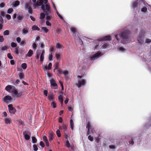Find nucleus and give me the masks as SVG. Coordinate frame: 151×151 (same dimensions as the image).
<instances>
[{
	"instance_id": "39448f33",
	"label": "nucleus",
	"mask_w": 151,
	"mask_h": 151,
	"mask_svg": "<svg viewBox=\"0 0 151 151\" xmlns=\"http://www.w3.org/2000/svg\"><path fill=\"white\" fill-rule=\"evenodd\" d=\"M78 81L76 83V85L78 88L85 86L86 83V80L83 78V76H78Z\"/></svg>"
},
{
	"instance_id": "f3484780",
	"label": "nucleus",
	"mask_w": 151,
	"mask_h": 151,
	"mask_svg": "<svg viewBox=\"0 0 151 151\" xmlns=\"http://www.w3.org/2000/svg\"><path fill=\"white\" fill-rule=\"evenodd\" d=\"M29 28L27 27L24 28L22 30V34L23 35H26L28 33Z\"/></svg>"
},
{
	"instance_id": "6e6552de",
	"label": "nucleus",
	"mask_w": 151,
	"mask_h": 151,
	"mask_svg": "<svg viewBox=\"0 0 151 151\" xmlns=\"http://www.w3.org/2000/svg\"><path fill=\"white\" fill-rule=\"evenodd\" d=\"M24 9L26 10H28L29 14H32V10L29 2H26L25 3Z\"/></svg>"
},
{
	"instance_id": "f704fd0d",
	"label": "nucleus",
	"mask_w": 151,
	"mask_h": 151,
	"mask_svg": "<svg viewBox=\"0 0 151 151\" xmlns=\"http://www.w3.org/2000/svg\"><path fill=\"white\" fill-rule=\"evenodd\" d=\"M45 17V14L43 13H41L40 14V19H44Z\"/></svg>"
},
{
	"instance_id": "b1692460",
	"label": "nucleus",
	"mask_w": 151,
	"mask_h": 151,
	"mask_svg": "<svg viewBox=\"0 0 151 151\" xmlns=\"http://www.w3.org/2000/svg\"><path fill=\"white\" fill-rule=\"evenodd\" d=\"M33 53V51L32 50H29L28 53L27 54V56L30 57L32 55Z\"/></svg>"
},
{
	"instance_id": "20e7f679",
	"label": "nucleus",
	"mask_w": 151,
	"mask_h": 151,
	"mask_svg": "<svg viewBox=\"0 0 151 151\" xmlns=\"http://www.w3.org/2000/svg\"><path fill=\"white\" fill-rule=\"evenodd\" d=\"M145 2L143 0H140L139 3L138 0H136L133 2L132 7L134 9H136L139 11L142 6L145 5Z\"/></svg>"
},
{
	"instance_id": "2f4dec72",
	"label": "nucleus",
	"mask_w": 151,
	"mask_h": 151,
	"mask_svg": "<svg viewBox=\"0 0 151 151\" xmlns=\"http://www.w3.org/2000/svg\"><path fill=\"white\" fill-rule=\"evenodd\" d=\"M32 142L33 143H35L37 142V140L36 138L34 137H32Z\"/></svg>"
},
{
	"instance_id": "1a4fd4ad",
	"label": "nucleus",
	"mask_w": 151,
	"mask_h": 151,
	"mask_svg": "<svg viewBox=\"0 0 151 151\" xmlns=\"http://www.w3.org/2000/svg\"><path fill=\"white\" fill-rule=\"evenodd\" d=\"M144 32H142L141 34H140L139 36L137 38V40L140 44H142L144 42Z\"/></svg>"
},
{
	"instance_id": "a878e982",
	"label": "nucleus",
	"mask_w": 151,
	"mask_h": 151,
	"mask_svg": "<svg viewBox=\"0 0 151 151\" xmlns=\"http://www.w3.org/2000/svg\"><path fill=\"white\" fill-rule=\"evenodd\" d=\"M109 44V43H105L103 44L102 45V47L104 49H106L108 47Z\"/></svg>"
},
{
	"instance_id": "052dcab7",
	"label": "nucleus",
	"mask_w": 151,
	"mask_h": 151,
	"mask_svg": "<svg viewBox=\"0 0 151 151\" xmlns=\"http://www.w3.org/2000/svg\"><path fill=\"white\" fill-rule=\"evenodd\" d=\"M88 138L91 141H92L93 140L92 137H91V135H89L88 136Z\"/></svg>"
},
{
	"instance_id": "774afa93",
	"label": "nucleus",
	"mask_w": 151,
	"mask_h": 151,
	"mask_svg": "<svg viewBox=\"0 0 151 151\" xmlns=\"http://www.w3.org/2000/svg\"><path fill=\"white\" fill-rule=\"evenodd\" d=\"M16 40L18 43H20L21 42V38L19 37H18L17 38Z\"/></svg>"
},
{
	"instance_id": "69168bd1",
	"label": "nucleus",
	"mask_w": 151,
	"mask_h": 151,
	"mask_svg": "<svg viewBox=\"0 0 151 151\" xmlns=\"http://www.w3.org/2000/svg\"><path fill=\"white\" fill-rule=\"evenodd\" d=\"M5 5V4L4 3H1L0 4V7L1 8L4 7Z\"/></svg>"
},
{
	"instance_id": "bb28decb",
	"label": "nucleus",
	"mask_w": 151,
	"mask_h": 151,
	"mask_svg": "<svg viewBox=\"0 0 151 151\" xmlns=\"http://www.w3.org/2000/svg\"><path fill=\"white\" fill-rule=\"evenodd\" d=\"M19 78L22 80L24 79V75L22 73H20L19 74Z\"/></svg>"
},
{
	"instance_id": "6e6d98bb",
	"label": "nucleus",
	"mask_w": 151,
	"mask_h": 151,
	"mask_svg": "<svg viewBox=\"0 0 151 151\" xmlns=\"http://www.w3.org/2000/svg\"><path fill=\"white\" fill-rule=\"evenodd\" d=\"M11 46L12 47H15L17 46V44L14 42H12L11 43Z\"/></svg>"
},
{
	"instance_id": "49530a36",
	"label": "nucleus",
	"mask_w": 151,
	"mask_h": 151,
	"mask_svg": "<svg viewBox=\"0 0 151 151\" xmlns=\"http://www.w3.org/2000/svg\"><path fill=\"white\" fill-rule=\"evenodd\" d=\"M13 11V10L12 8H9L8 9L7 13L8 14H11Z\"/></svg>"
},
{
	"instance_id": "5fc2aeb1",
	"label": "nucleus",
	"mask_w": 151,
	"mask_h": 151,
	"mask_svg": "<svg viewBox=\"0 0 151 151\" xmlns=\"http://www.w3.org/2000/svg\"><path fill=\"white\" fill-rule=\"evenodd\" d=\"M65 138L67 139L68 140V138L69 137L68 134L67 133H65Z\"/></svg>"
},
{
	"instance_id": "58836bf2",
	"label": "nucleus",
	"mask_w": 151,
	"mask_h": 151,
	"mask_svg": "<svg viewBox=\"0 0 151 151\" xmlns=\"http://www.w3.org/2000/svg\"><path fill=\"white\" fill-rule=\"evenodd\" d=\"M68 127V125L66 124H63V128L64 130V131H65L66 130L67 128Z\"/></svg>"
},
{
	"instance_id": "cd10ccee",
	"label": "nucleus",
	"mask_w": 151,
	"mask_h": 151,
	"mask_svg": "<svg viewBox=\"0 0 151 151\" xmlns=\"http://www.w3.org/2000/svg\"><path fill=\"white\" fill-rule=\"evenodd\" d=\"M48 58L49 60H50L52 61L53 60L52 52H50V53L48 55Z\"/></svg>"
},
{
	"instance_id": "c756f323",
	"label": "nucleus",
	"mask_w": 151,
	"mask_h": 151,
	"mask_svg": "<svg viewBox=\"0 0 151 151\" xmlns=\"http://www.w3.org/2000/svg\"><path fill=\"white\" fill-rule=\"evenodd\" d=\"M70 125L71 129L73 130V129L74 123L72 119H70Z\"/></svg>"
},
{
	"instance_id": "4c0bfd02",
	"label": "nucleus",
	"mask_w": 151,
	"mask_h": 151,
	"mask_svg": "<svg viewBox=\"0 0 151 151\" xmlns=\"http://www.w3.org/2000/svg\"><path fill=\"white\" fill-rule=\"evenodd\" d=\"M55 57L56 58L57 60H59L58 62L60 61V55L59 54H58L57 53H56L55 54Z\"/></svg>"
},
{
	"instance_id": "e2e57ef3",
	"label": "nucleus",
	"mask_w": 151,
	"mask_h": 151,
	"mask_svg": "<svg viewBox=\"0 0 151 151\" xmlns=\"http://www.w3.org/2000/svg\"><path fill=\"white\" fill-rule=\"evenodd\" d=\"M0 22L2 24L4 22V20L2 17L0 15Z\"/></svg>"
},
{
	"instance_id": "13d9d810",
	"label": "nucleus",
	"mask_w": 151,
	"mask_h": 151,
	"mask_svg": "<svg viewBox=\"0 0 151 151\" xmlns=\"http://www.w3.org/2000/svg\"><path fill=\"white\" fill-rule=\"evenodd\" d=\"M6 17L8 20H10L11 19V16L9 14H7L6 15Z\"/></svg>"
},
{
	"instance_id": "473e14b6",
	"label": "nucleus",
	"mask_w": 151,
	"mask_h": 151,
	"mask_svg": "<svg viewBox=\"0 0 151 151\" xmlns=\"http://www.w3.org/2000/svg\"><path fill=\"white\" fill-rule=\"evenodd\" d=\"M41 53V52H40V50L37 51V52L36 58L37 59H39Z\"/></svg>"
},
{
	"instance_id": "a211bd4d",
	"label": "nucleus",
	"mask_w": 151,
	"mask_h": 151,
	"mask_svg": "<svg viewBox=\"0 0 151 151\" xmlns=\"http://www.w3.org/2000/svg\"><path fill=\"white\" fill-rule=\"evenodd\" d=\"M118 50L121 52H124L126 51V49L122 46H119L117 47Z\"/></svg>"
},
{
	"instance_id": "2eb2a0df",
	"label": "nucleus",
	"mask_w": 151,
	"mask_h": 151,
	"mask_svg": "<svg viewBox=\"0 0 151 151\" xmlns=\"http://www.w3.org/2000/svg\"><path fill=\"white\" fill-rule=\"evenodd\" d=\"M4 120L5 123L6 124H10L12 122L11 118L9 117L4 118Z\"/></svg>"
},
{
	"instance_id": "0eeeda50",
	"label": "nucleus",
	"mask_w": 151,
	"mask_h": 151,
	"mask_svg": "<svg viewBox=\"0 0 151 151\" xmlns=\"http://www.w3.org/2000/svg\"><path fill=\"white\" fill-rule=\"evenodd\" d=\"M2 100L4 102L8 104L12 101L13 99L10 96L7 95L3 98Z\"/></svg>"
},
{
	"instance_id": "c9c22d12",
	"label": "nucleus",
	"mask_w": 151,
	"mask_h": 151,
	"mask_svg": "<svg viewBox=\"0 0 151 151\" xmlns=\"http://www.w3.org/2000/svg\"><path fill=\"white\" fill-rule=\"evenodd\" d=\"M21 67L23 69H25L27 67V64L26 63H23L22 64Z\"/></svg>"
},
{
	"instance_id": "412c9836",
	"label": "nucleus",
	"mask_w": 151,
	"mask_h": 151,
	"mask_svg": "<svg viewBox=\"0 0 151 151\" xmlns=\"http://www.w3.org/2000/svg\"><path fill=\"white\" fill-rule=\"evenodd\" d=\"M27 131H25L23 132L25 139L26 140H28L30 138V136L27 134Z\"/></svg>"
},
{
	"instance_id": "4468645a",
	"label": "nucleus",
	"mask_w": 151,
	"mask_h": 151,
	"mask_svg": "<svg viewBox=\"0 0 151 151\" xmlns=\"http://www.w3.org/2000/svg\"><path fill=\"white\" fill-rule=\"evenodd\" d=\"M50 81L51 86L52 87H54V88L56 89L58 88L57 84L55 81L54 79H51L50 80Z\"/></svg>"
},
{
	"instance_id": "338daca9",
	"label": "nucleus",
	"mask_w": 151,
	"mask_h": 151,
	"mask_svg": "<svg viewBox=\"0 0 151 151\" xmlns=\"http://www.w3.org/2000/svg\"><path fill=\"white\" fill-rule=\"evenodd\" d=\"M7 49V47H6V46H4L3 47H2L1 50H6Z\"/></svg>"
},
{
	"instance_id": "8fccbe9b",
	"label": "nucleus",
	"mask_w": 151,
	"mask_h": 151,
	"mask_svg": "<svg viewBox=\"0 0 151 151\" xmlns=\"http://www.w3.org/2000/svg\"><path fill=\"white\" fill-rule=\"evenodd\" d=\"M51 106L52 107L54 108H55L56 107V105L54 102H52L51 103Z\"/></svg>"
},
{
	"instance_id": "f03ea898",
	"label": "nucleus",
	"mask_w": 151,
	"mask_h": 151,
	"mask_svg": "<svg viewBox=\"0 0 151 151\" xmlns=\"http://www.w3.org/2000/svg\"><path fill=\"white\" fill-rule=\"evenodd\" d=\"M129 32L128 30L123 29L121 31L119 35H115V37L118 42L120 41L121 43H124L129 40Z\"/></svg>"
},
{
	"instance_id": "79ce46f5",
	"label": "nucleus",
	"mask_w": 151,
	"mask_h": 151,
	"mask_svg": "<svg viewBox=\"0 0 151 151\" xmlns=\"http://www.w3.org/2000/svg\"><path fill=\"white\" fill-rule=\"evenodd\" d=\"M109 147L110 148L112 149H115L116 148V145H109Z\"/></svg>"
},
{
	"instance_id": "680f3d73",
	"label": "nucleus",
	"mask_w": 151,
	"mask_h": 151,
	"mask_svg": "<svg viewBox=\"0 0 151 151\" xmlns=\"http://www.w3.org/2000/svg\"><path fill=\"white\" fill-rule=\"evenodd\" d=\"M52 64L51 63H49L48 65V70H50V69H51V67H52Z\"/></svg>"
},
{
	"instance_id": "7ed1b4c3",
	"label": "nucleus",
	"mask_w": 151,
	"mask_h": 151,
	"mask_svg": "<svg viewBox=\"0 0 151 151\" xmlns=\"http://www.w3.org/2000/svg\"><path fill=\"white\" fill-rule=\"evenodd\" d=\"M5 89L9 93H13L14 97H17L21 96V93H19L17 91V89L14 86L12 85H7L5 87Z\"/></svg>"
},
{
	"instance_id": "9b49d317",
	"label": "nucleus",
	"mask_w": 151,
	"mask_h": 151,
	"mask_svg": "<svg viewBox=\"0 0 151 151\" xmlns=\"http://www.w3.org/2000/svg\"><path fill=\"white\" fill-rule=\"evenodd\" d=\"M9 111V113L11 114H14L16 112L15 109L13 107L12 104H9L8 105Z\"/></svg>"
},
{
	"instance_id": "72a5a7b5",
	"label": "nucleus",
	"mask_w": 151,
	"mask_h": 151,
	"mask_svg": "<svg viewBox=\"0 0 151 151\" xmlns=\"http://www.w3.org/2000/svg\"><path fill=\"white\" fill-rule=\"evenodd\" d=\"M9 32L8 30H6L4 32L3 35L4 36L9 35Z\"/></svg>"
},
{
	"instance_id": "3c124183",
	"label": "nucleus",
	"mask_w": 151,
	"mask_h": 151,
	"mask_svg": "<svg viewBox=\"0 0 151 151\" xmlns=\"http://www.w3.org/2000/svg\"><path fill=\"white\" fill-rule=\"evenodd\" d=\"M8 57L10 59H12L13 58L12 56L10 53H8L7 55Z\"/></svg>"
},
{
	"instance_id": "aec40b11",
	"label": "nucleus",
	"mask_w": 151,
	"mask_h": 151,
	"mask_svg": "<svg viewBox=\"0 0 151 151\" xmlns=\"http://www.w3.org/2000/svg\"><path fill=\"white\" fill-rule=\"evenodd\" d=\"M20 4V2L19 1L16 0L13 1L12 4V5L13 7H16L19 6Z\"/></svg>"
},
{
	"instance_id": "a19ab883",
	"label": "nucleus",
	"mask_w": 151,
	"mask_h": 151,
	"mask_svg": "<svg viewBox=\"0 0 151 151\" xmlns=\"http://www.w3.org/2000/svg\"><path fill=\"white\" fill-rule=\"evenodd\" d=\"M57 135L58 137H60L61 136L60 131L59 129H58L56 132Z\"/></svg>"
},
{
	"instance_id": "de8ad7c7",
	"label": "nucleus",
	"mask_w": 151,
	"mask_h": 151,
	"mask_svg": "<svg viewBox=\"0 0 151 151\" xmlns=\"http://www.w3.org/2000/svg\"><path fill=\"white\" fill-rule=\"evenodd\" d=\"M33 147L34 148V150L35 151H37L38 150V148L36 145H33Z\"/></svg>"
},
{
	"instance_id": "ea45409f",
	"label": "nucleus",
	"mask_w": 151,
	"mask_h": 151,
	"mask_svg": "<svg viewBox=\"0 0 151 151\" xmlns=\"http://www.w3.org/2000/svg\"><path fill=\"white\" fill-rule=\"evenodd\" d=\"M65 145L68 148L70 146V144L69 142V141L68 140H67L66 142Z\"/></svg>"
},
{
	"instance_id": "ddd939ff",
	"label": "nucleus",
	"mask_w": 151,
	"mask_h": 151,
	"mask_svg": "<svg viewBox=\"0 0 151 151\" xmlns=\"http://www.w3.org/2000/svg\"><path fill=\"white\" fill-rule=\"evenodd\" d=\"M58 99L59 100L60 102L61 105L63 103V93L62 92H61L60 94L58 95Z\"/></svg>"
},
{
	"instance_id": "f8f14e48",
	"label": "nucleus",
	"mask_w": 151,
	"mask_h": 151,
	"mask_svg": "<svg viewBox=\"0 0 151 151\" xmlns=\"http://www.w3.org/2000/svg\"><path fill=\"white\" fill-rule=\"evenodd\" d=\"M111 40V37L109 35L101 37L99 38V40L101 41L110 40Z\"/></svg>"
},
{
	"instance_id": "37998d69",
	"label": "nucleus",
	"mask_w": 151,
	"mask_h": 151,
	"mask_svg": "<svg viewBox=\"0 0 151 151\" xmlns=\"http://www.w3.org/2000/svg\"><path fill=\"white\" fill-rule=\"evenodd\" d=\"M61 29L60 28H58L56 30V32L57 33L60 34L61 32Z\"/></svg>"
},
{
	"instance_id": "0e129e2a",
	"label": "nucleus",
	"mask_w": 151,
	"mask_h": 151,
	"mask_svg": "<svg viewBox=\"0 0 151 151\" xmlns=\"http://www.w3.org/2000/svg\"><path fill=\"white\" fill-rule=\"evenodd\" d=\"M49 15H47V17H46V19L47 20H49L51 19V17L49 15Z\"/></svg>"
},
{
	"instance_id": "09e8293b",
	"label": "nucleus",
	"mask_w": 151,
	"mask_h": 151,
	"mask_svg": "<svg viewBox=\"0 0 151 151\" xmlns=\"http://www.w3.org/2000/svg\"><path fill=\"white\" fill-rule=\"evenodd\" d=\"M91 127V126L90 123H88L86 126V128L87 130H90V128Z\"/></svg>"
},
{
	"instance_id": "6ab92c4d",
	"label": "nucleus",
	"mask_w": 151,
	"mask_h": 151,
	"mask_svg": "<svg viewBox=\"0 0 151 151\" xmlns=\"http://www.w3.org/2000/svg\"><path fill=\"white\" fill-rule=\"evenodd\" d=\"M49 140L50 141H52L53 139H54V134L53 132L50 131L49 133Z\"/></svg>"
},
{
	"instance_id": "4be33fe9",
	"label": "nucleus",
	"mask_w": 151,
	"mask_h": 151,
	"mask_svg": "<svg viewBox=\"0 0 151 151\" xmlns=\"http://www.w3.org/2000/svg\"><path fill=\"white\" fill-rule=\"evenodd\" d=\"M56 47L57 49H63L64 48L63 45L58 42L56 43Z\"/></svg>"
},
{
	"instance_id": "c03bdc74",
	"label": "nucleus",
	"mask_w": 151,
	"mask_h": 151,
	"mask_svg": "<svg viewBox=\"0 0 151 151\" xmlns=\"http://www.w3.org/2000/svg\"><path fill=\"white\" fill-rule=\"evenodd\" d=\"M147 10V9L146 7L144 6L141 9V11L143 12H145Z\"/></svg>"
},
{
	"instance_id": "e433bc0d",
	"label": "nucleus",
	"mask_w": 151,
	"mask_h": 151,
	"mask_svg": "<svg viewBox=\"0 0 151 151\" xmlns=\"http://www.w3.org/2000/svg\"><path fill=\"white\" fill-rule=\"evenodd\" d=\"M62 73H63L65 76H67L68 75V72L66 70H64L62 71Z\"/></svg>"
},
{
	"instance_id": "423d86ee",
	"label": "nucleus",
	"mask_w": 151,
	"mask_h": 151,
	"mask_svg": "<svg viewBox=\"0 0 151 151\" xmlns=\"http://www.w3.org/2000/svg\"><path fill=\"white\" fill-rule=\"evenodd\" d=\"M102 55V54L101 52L98 51L97 52L94 54L91 55L89 58L92 61H94L100 57Z\"/></svg>"
},
{
	"instance_id": "bf43d9fd",
	"label": "nucleus",
	"mask_w": 151,
	"mask_h": 151,
	"mask_svg": "<svg viewBox=\"0 0 151 151\" xmlns=\"http://www.w3.org/2000/svg\"><path fill=\"white\" fill-rule=\"evenodd\" d=\"M43 140L45 142L48 141L47 137L45 136H44L43 137Z\"/></svg>"
},
{
	"instance_id": "9d476101",
	"label": "nucleus",
	"mask_w": 151,
	"mask_h": 151,
	"mask_svg": "<svg viewBox=\"0 0 151 151\" xmlns=\"http://www.w3.org/2000/svg\"><path fill=\"white\" fill-rule=\"evenodd\" d=\"M101 41L99 40V39L96 41H95L94 43V49L95 50H98L100 48L101 45L100 43V42Z\"/></svg>"
},
{
	"instance_id": "7c9ffc66",
	"label": "nucleus",
	"mask_w": 151,
	"mask_h": 151,
	"mask_svg": "<svg viewBox=\"0 0 151 151\" xmlns=\"http://www.w3.org/2000/svg\"><path fill=\"white\" fill-rule=\"evenodd\" d=\"M54 96L52 94H51L48 96V99L50 101H52Z\"/></svg>"
},
{
	"instance_id": "5701e85b",
	"label": "nucleus",
	"mask_w": 151,
	"mask_h": 151,
	"mask_svg": "<svg viewBox=\"0 0 151 151\" xmlns=\"http://www.w3.org/2000/svg\"><path fill=\"white\" fill-rule=\"evenodd\" d=\"M70 29L72 32L73 34H75L76 33V28L74 27H71L70 28Z\"/></svg>"
},
{
	"instance_id": "c85d7f7f",
	"label": "nucleus",
	"mask_w": 151,
	"mask_h": 151,
	"mask_svg": "<svg viewBox=\"0 0 151 151\" xmlns=\"http://www.w3.org/2000/svg\"><path fill=\"white\" fill-rule=\"evenodd\" d=\"M41 29L42 31L45 33H47L48 31V29L46 27H42Z\"/></svg>"
},
{
	"instance_id": "603ef678",
	"label": "nucleus",
	"mask_w": 151,
	"mask_h": 151,
	"mask_svg": "<svg viewBox=\"0 0 151 151\" xmlns=\"http://www.w3.org/2000/svg\"><path fill=\"white\" fill-rule=\"evenodd\" d=\"M32 47L33 49L35 50L36 49L37 47L36 44L35 43H33L32 45Z\"/></svg>"
},
{
	"instance_id": "864d4df0",
	"label": "nucleus",
	"mask_w": 151,
	"mask_h": 151,
	"mask_svg": "<svg viewBox=\"0 0 151 151\" xmlns=\"http://www.w3.org/2000/svg\"><path fill=\"white\" fill-rule=\"evenodd\" d=\"M40 145L42 148L45 146V145L42 141H40Z\"/></svg>"
},
{
	"instance_id": "a18cd8bd",
	"label": "nucleus",
	"mask_w": 151,
	"mask_h": 151,
	"mask_svg": "<svg viewBox=\"0 0 151 151\" xmlns=\"http://www.w3.org/2000/svg\"><path fill=\"white\" fill-rule=\"evenodd\" d=\"M68 110L71 112L73 111V108H72L71 106V105H69L68 106Z\"/></svg>"
},
{
	"instance_id": "393cba45",
	"label": "nucleus",
	"mask_w": 151,
	"mask_h": 151,
	"mask_svg": "<svg viewBox=\"0 0 151 151\" xmlns=\"http://www.w3.org/2000/svg\"><path fill=\"white\" fill-rule=\"evenodd\" d=\"M32 29L33 30H37L39 31L40 29V28L37 26L35 25L33 26Z\"/></svg>"
},
{
	"instance_id": "dca6fc26",
	"label": "nucleus",
	"mask_w": 151,
	"mask_h": 151,
	"mask_svg": "<svg viewBox=\"0 0 151 151\" xmlns=\"http://www.w3.org/2000/svg\"><path fill=\"white\" fill-rule=\"evenodd\" d=\"M40 52H41L40 55V61H41L42 62L44 60V55L45 53V51L44 50H40Z\"/></svg>"
},
{
	"instance_id": "f257e3e1",
	"label": "nucleus",
	"mask_w": 151,
	"mask_h": 151,
	"mask_svg": "<svg viewBox=\"0 0 151 151\" xmlns=\"http://www.w3.org/2000/svg\"><path fill=\"white\" fill-rule=\"evenodd\" d=\"M33 5L34 9L38 8L39 6H41V9L46 15L51 12L50 6L49 4L48 3L47 0H37V3L33 4Z\"/></svg>"
},
{
	"instance_id": "4d7b16f0",
	"label": "nucleus",
	"mask_w": 151,
	"mask_h": 151,
	"mask_svg": "<svg viewBox=\"0 0 151 151\" xmlns=\"http://www.w3.org/2000/svg\"><path fill=\"white\" fill-rule=\"evenodd\" d=\"M43 68L44 69V70L45 71H47L48 70V67H47V66H43Z\"/></svg>"
}]
</instances>
